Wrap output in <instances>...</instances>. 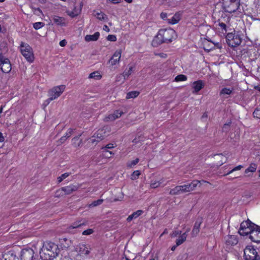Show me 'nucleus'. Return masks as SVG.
Returning <instances> with one entry per match:
<instances>
[{"label": "nucleus", "mask_w": 260, "mask_h": 260, "mask_svg": "<svg viewBox=\"0 0 260 260\" xmlns=\"http://www.w3.org/2000/svg\"><path fill=\"white\" fill-rule=\"evenodd\" d=\"M228 11L232 13L240 9V5L230 4L228 7Z\"/></svg>", "instance_id": "26"}, {"label": "nucleus", "mask_w": 260, "mask_h": 260, "mask_svg": "<svg viewBox=\"0 0 260 260\" xmlns=\"http://www.w3.org/2000/svg\"><path fill=\"white\" fill-rule=\"evenodd\" d=\"M144 213V211L142 210H138L136 212H134L133 214L129 215L126 219L127 222H130L132 220L137 218L140 215Z\"/></svg>", "instance_id": "21"}, {"label": "nucleus", "mask_w": 260, "mask_h": 260, "mask_svg": "<svg viewBox=\"0 0 260 260\" xmlns=\"http://www.w3.org/2000/svg\"><path fill=\"white\" fill-rule=\"evenodd\" d=\"M104 200L103 199H99L96 201H94L92 202L90 204H89V207H96L98 205L102 204Z\"/></svg>", "instance_id": "35"}, {"label": "nucleus", "mask_w": 260, "mask_h": 260, "mask_svg": "<svg viewBox=\"0 0 260 260\" xmlns=\"http://www.w3.org/2000/svg\"><path fill=\"white\" fill-rule=\"evenodd\" d=\"M187 80V77L185 75L180 74L178 76H177L175 78V80L177 82L178 81H183Z\"/></svg>", "instance_id": "37"}, {"label": "nucleus", "mask_w": 260, "mask_h": 260, "mask_svg": "<svg viewBox=\"0 0 260 260\" xmlns=\"http://www.w3.org/2000/svg\"><path fill=\"white\" fill-rule=\"evenodd\" d=\"M74 131V129H73L72 128H70L68 130V132L66 133V134L64 136H66V138L67 139L70 138L71 137V136L72 135V134L73 133Z\"/></svg>", "instance_id": "49"}, {"label": "nucleus", "mask_w": 260, "mask_h": 260, "mask_svg": "<svg viewBox=\"0 0 260 260\" xmlns=\"http://www.w3.org/2000/svg\"><path fill=\"white\" fill-rule=\"evenodd\" d=\"M4 140H5V138L3 136V134L1 132H0V142H3L4 141Z\"/></svg>", "instance_id": "61"}, {"label": "nucleus", "mask_w": 260, "mask_h": 260, "mask_svg": "<svg viewBox=\"0 0 260 260\" xmlns=\"http://www.w3.org/2000/svg\"><path fill=\"white\" fill-rule=\"evenodd\" d=\"M82 5L81 3L80 4V6L78 8L77 7H75L73 11L70 14V16L72 17H75L77 16L80 13L82 10Z\"/></svg>", "instance_id": "29"}, {"label": "nucleus", "mask_w": 260, "mask_h": 260, "mask_svg": "<svg viewBox=\"0 0 260 260\" xmlns=\"http://www.w3.org/2000/svg\"><path fill=\"white\" fill-rule=\"evenodd\" d=\"M200 182L198 180H193L191 183L180 185L182 193L186 192H189L193 190L199 184Z\"/></svg>", "instance_id": "10"}, {"label": "nucleus", "mask_w": 260, "mask_h": 260, "mask_svg": "<svg viewBox=\"0 0 260 260\" xmlns=\"http://www.w3.org/2000/svg\"><path fill=\"white\" fill-rule=\"evenodd\" d=\"M70 174H71V173H65L62 174L60 176H59L58 177H57V182H58V183H60L64 179H66L67 177L69 176V175Z\"/></svg>", "instance_id": "38"}, {"label": "nucleus", "mask_w": 260, "mask_h": 260, "mask_svg": "<svg viewBox=\"0 0 260 260\" xmlns=\"http://www.w3.org/2000/svg\"><path fill=\"white\" fill-rule=\"evenodd\" d=\"M94 232V231L92 229H88L82 232L83 235H89L92 234Z\"/></svg>", "instance_id": "45"}, {"label": "nucleus", "mask_w": 260, "mask_h": 260, "mask_svg": "<svg viewBox=\"0 0 260 260\" xmlns=\"http://www.w3.org/2000/svg\"><path fill=\"white\" fill-rule=\"evenodd\" d=\"M181 234H182L181 231H175L173 232V233L171 235V237L172 238H174L177 237L178 235L180 236Z\"/></svg>", "instance_id": "51"}, {"label": "nucleus", "mask_w": 260, "mask_h": 260, "mask_svg": "<svg viewBox=\"0 0 260 260\" xmlns=\"http://www.w3.org/2000/svg\"><path fill=\"white\" fill-rule=\"evenodd\" d=\"M103 29L105 30L108 31H109V30H110L109 28L106 25H105L104 26Z\"/></svg>", "instance_id": "63"}, {"label": "nucleus", "mask_w": 260, "mask_h": 260, "mask_svg": "<svg viewBox=\"0 0 260 260\" xmlns=\"http://www.w3.org/2000/svg\"><path fill=\"white\" fill-rule=\"evenodd\" d=\"M232 93V90L230 88H223L220 92V95H230Z\"/></svg>", "instance_id": "34"}, {"label": "nucleus", "mask_w": 260, "mask_h": 260, "mask_svg": "<svg viewBox=\"0 0 260 260\" xmlns=\"http://www.w3.org/2000/svg\"><path fill=\"white\" fill-rule=\"evenodd\" d=\"M20 48L22 55L27 61L32 62L34 56L31 47L28 44L21 42Z\"/></svg>", "instance_id": "4"}, {"label": "nucleus", "mask_w": 260, "mask_h": 260, "mask_svg": "<svg viewBox=\"0 0 260 260\" xmlns=\"http://www.w3.org/2000/svg\"><path fill=\"white\" fill-rule=\"evenodd\" d=\"M208 117V115L207 113H204L202 116L201 119L203 120L204 118H207Z\"/></svg>", "instance_id": "62"}, {"label": "nucleus", "mask_w": 260, "mask_h": 260, "mask_svg": "<svg viewBox=\"0 0 260 260\" xmlns=\"http://www.w3.org/2000/svg\"><path fill=\"white\" fill-rule=\"evenodd\" d=\"M81 136V135H79V136H76V137H74V138H73L72 141L73 142V144L75 146V147H79L81 145V144L82 143L81 140H80L78 143H76V142L79 140Z\"/></svg>", "instance_id": "33"}, {"label": "nucleus", "mask_w": 260, "mask_h": 260, "mask_svg": "<svg viewBox=\"0 0 260 260\" xmlns=\"http://www.w3.org/2000/svg\"><path fill=\"white\" fill-rule=\"evenodd\" d=\"M168 233V230L167 229H166L164 232L161 234L160 236H162L164 234H167Z\"/></svg>", "instance_id": "64"}, {"label": "nucleus", "mask_w": 260, "mask_h": 260, "mask_svg": "<svg viewBox=\"0 0 260 260\" xmlns=\"http://www.w3.org/2000/svg\"><path fill=\"white\" fill-rule=\"evenodd\" d=\"M100 37V32H95L92 35H86L85 37V40L87 42L95 41H97Z\"/></svg>", "instance_id": "22"}, {"label": "nucleus", "mask_w": 260, "mask_h": 260, "mask_svg": "<svg viewBox=\"0 0 260 260\" xmlns=\"http://www.w3.org/2000/svg\"><path fill=\"white\" fill-rule=\"evenodd\" d=\"M230 4L240 5V0H230Z\"/></svg>", "instance_id": "58"}, {"label": "nucleus", "mask_w": 260, "mask_h": 260, "mask_svg": "<svg viewBox=\"0 0 260 260\" xmlns=\"http://www.w3.org/2000/svg\"><path fill=\"white\" fill-rule=\"evenodd\" d=\"M104 155L106 157L110 158L112 155L114 154L112 151L109 150H103Z\"/></svg>", "instance_id": "44"}, {"label": "nucleus", "mask_w": 260, "mask_h": 260, "mask_svg": "<svg viewBox=\"0 0 260 260\" xmlns=\"http://www.w3.org/2000/svg\"><path fill=\"white\" fill-rule=\"evenodd\" d=\"M167 14L166 13L162 12L160 14V17L164 20H167Z\"/></svg>", "instance_id": "56"}, {"label": "nucleus", "mask_w": 260, "mask_h": 260, "mask_svg": "<svg viewBox=\"0 0 260 260\" xmlns=\"http://www.w3.org/2000/svg\"><path fill=\"white\" fill-rule=\"evenodd\" d=\"M139 161V159L138 158L135 159V160H132L128 164H127V167L132 168L134 166L136 165Z\"/></svg>", "instance_id": "43"}, {"label": "nucleus", "mask_w": 260, "mask_h": 260, "mask_svg": "<svg viewBox=\"0 0 260 260\" xmlns=\"http://www.w3.org/2000/svg\"><path fill=\"white\" fill-rule=\"evenodd\" d=\"M159 31L165 43H169L172 41L173 37L175 35V31L173 29H161Z\"/></svg>", "instance_id": "9"}, {"label": "nucleus", "mask_w": 260, "mask_h": 260, "mask_svg": "<svg viewBox=\"0 0 260 260\" xmlns=\"http://www.w3.org/2000/svg\"><path fill=\"white\" fill-rule=\"evenodd\" d=\"M180 185L176 186L175 188L170 190L169 194L171 195H177L182 193Z\"/></svg>", "instance_id": "30"}, {"label": "nucleus", "mask_w": 260, "mask_h": 260, "mask_svg": "<svg viewBox=\"0 0 260 260\" xmlns=\"http://www.w3.org/2000/svg\"><path fill=\"white\" fill-rule=\"evenodd\" d=\"M257 168V165L255 164H251L250 166L245 170V173H248V172H254Z\"/></svg>", "instance_id": "31"}, {"label": "nucleus", "mask_w": 260, "mask_h": 260, "mask_svg": "<svg viewBox=\"0 0 260 260\" xmlns=\"http://www.w3.org/2000/svg\"><path fill=\"white\" fill-rule=\"evenodd\" d=\"M107 129V127L99 129L92 137L91 143H94L95 141L99 142L107 137L109 135L106 133Z\"/></svg>", "instance_id": "7"}, {"label": "nucleus", "mask_w": 260, "mask_h": 260, "mask_svg": "<svg viewBox=\"0 0 260 260\" xmlns=\"http://www.w3.org/2000/svg\"><path fill=\"white\" fill-rule=\"evenodd\" d=\"M114 147V145L113 144L110 143V144H107L105 147H103L102 149L103 150H107L108 149H111Z\"/></svg>", "instance_id": "53"}, {"label": "nucleus", "mask_w": 260, "mask_h": 260, "mask_svg": "<svg viewBox=\"0 0 260 260\" xmlns=\"http://www.w3.org/2000/svg\"><path fill=\"white\" fill-rule=\"evenodd\" d=\"M218 22H219L218 25L220 27V28L221 29H222L223 30H224L225 31H226V24L224 23L221 22L220 20H218Z\"/></svg>", "instance_id": "48"}, {"label": "nucleus", "mask_w": 260, "mask_h": 260, "mask_svg": "<svg viewBox=\"0 0 260 260\" xmlns=\"http://www.w3.org/2000/svg\"><path fill=\"white\" fill-rule=\"evenodd\" d=\"M204 86L203 82L202 80H198L193 83L192 88L194 89L193 92H198Z\"/></svg>", "instance_id": "19"}, {"label": "nucleus", "mask_w": 260, "mask_h": 260, "mask_svg": "<svg viewBox=\"0 0 260 260\" xmlns=\"http://www.w3.org/2000/svg\"><path fill=\"white\" fill-rule=\"evenodd\" d=\"M249 238L252 241L256 243L260 242V227L253 229L249 234Z\"/></svg>", "instance_id": "11"}, {"label": "nucleus", "mask_w": 260, "mask_h": 260, "mask_svg": "<svg viewBox=\"0 0 260 260\" xmlns=\"http://www.w3.org/2000/svg\"><path fill=\"white\" fill-rule=\"evenodd\" d=\"M160 31H158L157 35L154 38L152 42V45L154 47H157L158 45L165 43L162 36L160 35Z\"/></svg>", "instance_id": "17"}, {"label": "nucleus", "mask_w": 260, "mask_h": 260, "mask_svg": "<svg viewBox=\"0 0 260 260\" xmlns=\"http://www.w3.org/2000/svg\"><path fill=\"white\" fill-rule=\"evenodd\" d=\"M242 167H243V166H241V165L238 166L237 167H235V168L233 169L232 170H231L230 171H229V172H228V173L225 174V175H229V174H230L231 173H232V172H233L234 171H237V170H240Z\"/></svg>", "instance_id": "50"}, {"label": "nucleus", "mask_w": 260, "mask_h": 260, "mask_svg": "<svg viewBox=\"0 0 260 260\" xmlns=\"http://www.w3.org/2000/svg\"><path fill=\"white\" fill-rule=\"evenodd\" d=\"M142 140L140 139V137L137 138H136L135 139H134L133 140V142L135 144H137L138 143H139V142H140Z\"/></svg>", "instance_id": "59"}, {"label": "nucleus", "mask_w": 260, "mask_h": 260, "mask_svg": "<svg viewBox=\"0 0 260 260\" xmlns=\"http://www.w3.org/2000/svg\"><path fill=\"white\" fill-rule=\"evenodd\" d=\"M87 223V221L85 220H80L78 221H76L73 223V224L69 226V229H74L80 228L83 225H85Z\"/></svg>", "instance_id": "20"}, {"label": "nucleus", "mask_w": 260, "mask_h": 260, "mask_svg": "<svg viewBox=\"0 0 260 260\" xmlns=\"http://www.w3.org/2000/svg\"><path fill=\"white\" fill-rule=\"evenodd\" d=\"M107 39L110 41L115 42L116 41V37L115 35H109L108 36Z\"/></svg>", "instance_id": "46"}, {"label": "nucleus", "mask_w": 260, "mask_h": 260, "mask_svg": "<svg viewBox=\"0 0 260 260\" xmlns=\"http://www.w3.org/2000/svg\"><path fill=\"white\" fill-rule=\"evenodd\" d=\"M225 245L227 246H232L236 245L238 240L237 237L235 235H227L224 238Z\"/></svg>", "instance_id": "12"}, {"label": "nucleus", "mask_w": 260, "mask_h": 260, "mask_svg": "<svg viewBox=\"0 0 260 260\" xmlns=\"http://www.w3.org/2000/svg\"><path fill=\"white\" fill-rule=\"evenodd\" d=\"M140 174L141 173L139 171H135L131 175V179L133 180H136L139 177Z\"/></svg>", "instance_id": "40"}, {"label": "nucleus", "mask_w": 260, "mask_h": 260, "mask_svg": "<svg viewBox=\"0 0 260 260\" xmlns=\"http://www.w3.org/2000/svg\"><path fill=\"white\" fill-rule=\"evenodd\" d=\"M66 88L64 85H60L54 87L48 92L49 96H52L54 100L58 98L64 91Z\"/></svg>", "instance_id": "8"}, {"label": "nucleus", "mask_w": 260, "mask_h": 260, "mask_svg": "<svg viewBox=\"0 0 260 260\" xmlns=\"http://www.w3.org/2000/svg\"><path fill=\"white\" fill-rule=\"evenodd\" d=\"M160 184L161 183L158 181L154 182L153 183H151L150 186L152 188H155L158 187L160 185Z\"/></svg>", "instance_id": "52"}, {"label": "nucleus", "mask_w": 260, "mask_h": 260, "mask_svg": "<svg viewBox=\"0 0 260 260\" xmlns=\"http://www.w3.org/2000/svg\"><path fill=\"white\" fill-rule=\"evenodd\" d=\"M90 248L85 244H81L79 247V254L81 255H88L90 253Z\"/></svg>", "instance_id": "18"}, {"label": "nucleus", "mask_w": 260, "mask_h": 260, "mask_svg": "<svg viewBox=\"0 0 260 260\" xmlns=\"http://www.w3.org/2000/svg\"><path fill=\"white\" fill-rule=\"evenodd\" d=\"M60 250L58 246L52 242H46L40 251L42 260H53L58 254Z\"/></svg>", "instance_id": "1"}, {"label": "nucleus", "mask_w": 260, "mask_h": 260, "mask_svg": "<svg viewBox=\"0 0 260 260\" xmlns=\"http://www.w3.org/2000/svg\"><path fill=\"white\" fill-rule=\"evenodd\" d=\"M201 222L199 221L198 222L197 221L194 225L192 231V236H196L199 232L200 231V228L201 225Z\"/></svg>", "instance_id": "28"}, {"label": "nucleus", "mask_w": 260, "mask_h": 260, "mask_svg": "<svg viewBox=\"0 0 260 260\" xmlns=\"http://www.w3.org/2000/svg\"><path fill=\"white\" fill-rule=\"evenodd\" d=\"M256 228H257V225L247 219L241 223L238 232L240 235L246 236L249 234L252 230Z\"/></svg>", "instance_id": "3"}, {"label": "nucleus", "mask_w": 260, "mask_h": 260, "mask_svg": "<svg viewBox=\"0 0 260 260\" xmlns=\"http://www.w3.org/2000/svg\"><path fill=\"white\" fill-rule=\"evenodd\" d=\"M94 16L101 21H107L108 20L107 15L101 11L100 12H94Z\"/></svg>", "instance_id": "24"}, {"label": "nucleus", "mask_w": 260, "mask_h": 260, "mask_svg": "<svg viewBox=\"0 0 260 260\" xmlns=\"http://www.w3.org/2000/svg\"><path fill=\"white\" fill-rule=\"evenodd\" d=\"M134 69H135V67H129V69L127 71H125L123 72V75H120L119 76L118 78H122V77H123L124 80L127 79L128 78V77H129V76L130 75H131L132 73L133 72V71H134Z\"/></svg>", "instance_id": "25"}, {"label": "nucleus", "mask_w": 260, "mask_h": 260, "mask_svg": "<svg viewBox=\"0 0 260 260\" xmlns=\"http://www.w3.org/2000/svg\"><path fill=\"white\" fill-rule=\"evenodd\" d=\"M67 44V42L66 40H62L59 42V45L61 47L65 46Z\"/></svg>", "instance_id": "57"}, {"label": "nucleus", "mask_w": 260, "mask_h": 260, "mask_svg": "<svg viewBox=\"0 0 260 260\" xmlns=\"http://www.w3.org/2000/svg\"><path fill=\"white\" fill-rule=\"evenodd\" d=\"M54 100L52 96H49V98L45 101L44 104H45L46 106L48 105L51 101Z\"/></svg>", "instance_id": "54"}, {"label": "nucleus", "mask_w": 260, "mask_h": 260, "mask_svg": "<svg viewBox=\"0 0 260 260\" xmlns=\"http://www.w3.org/2000/svg\"><path fill=\"white\" fill-rule=\"evenodd\" d=\"M231 123V122H229L227 123L224 124L223 125V131H226V132L228 131H229L228 127L230 126Z\"/></svg>", "instance_id": "55"}, {"label": "nucleus", "mask_w": 260, "mask_h": 260, "mask_svg": "<svg viewBox=\"0 0 260 260\" xmlns=\"http://www.w3.org/2000/svg\"><path fill=\"white\" fill-rule=\"evenodd\" d=\"M121 54V50H118L115 51L110 60L111 65L113 66L118 63L120 60Z\"/></svg>", "instance_id": "15"}, {"label": "nucleus", "mask_w": 260, "mask_h": 260, "mask_svg": "<svg viewBox=\"0 0 260 260\" xmlns=\"http://www.w3.org/2000/svg\"><path fill=\"white\" fill-rule=\"evenodd\" d=\"M67 139V138H66V136H62L57 141V145H61L62 144H63L66 141V140Z\"/></svg>", "instance_id": "47"}, {"label": "nucleus", "mask_w": 260, "mask_h": 260, "mask_svg": "<svg viewBox=\"0 0 260 260\" xmlns=\"http://www.w3.org/2000/svg\"><path fill=\"white\" fill-rule=\"evenodd\" d=\"M180 20V15L178 13H176L171 18L167 19L169 23L174 24L179 22Z\"/></svg>", "instance_id": "23"}, {"label": "nucleus", "mask_w": 260, "mask_h": 260, "mask_svg": "<svg viewBox=\"0 0 260 260\" xmlns=\"http://www.w3.org/2000/svg\"><path fill=\"white\" fill-rule=\"evenodd\" d=\"M112 3L116 4L120 3L122 2V0H109Z\"/></svg>", "instance_id": "60"}, {"label": "nucleus", "mask_w": 260, "mask_h": 260, "mask_svg": "<svg viewBox=\"0 0 260 260\" xmlns=\"http://www.w3.org/2000/svg\"><path fill=\"white\" fill-rule=\"evenodd\" d=\"M253 115L254 118L260 119V108H256L253 112Z\"/></svg>", "instance_id": "42"}, {"label": "nucleus", "mask_w": 260, "mask_h": 260, "mask_svg": "<svg viewBox=\"0 0 260 260\" xmlns=\"http://www.w3.org/2000/svg\"><path fill=\"white\" fill-rule=\"evenodd\" d=\"M139 94V92L137 91H133L129 92L126 94L127 99L135 98L138 96Z\"/></svg>", "instance_id": "32"}, {"label": "nucleus", "mask_w": 260, "mask_h": 260, "mask_svg": "<svg viewBox=\"0 0 260 260\" xmlns=\"http://www.w3.org/2000/svg\"><path fill=\"white\" fill-rule=\"evenodd\" d=\"M52 20L53 21L54 23L56 24L57 25H66V19L63 17L54 15L52 17Z\"/></svg>", "instance_id": "16"}, {"label": "nucleus", "mask_w": 260, "mask_h": 260, "mask_svg": "<svg viewBox=\"0 0 260 260\" xmlns=\"http://www.w3.org/2000/svg\"><path fill=\"white\" fill-rule=\"evenodd\" d=\"M187 235L186 234V233H183L182 234L178 239H177L176 240V244H177V246H179L181 244H182L185 241L186 238H187Z\"/></svg>", "instance_id": "27"}, {"label": "nucleus", "mask_w": 260, "mask_h": 260, "mask_svg": "<svg viewBox=\"0 0 260 260\" xmlns=\"http://www.w3.org/2000/svg\"><path fill=\"white\" fill-rule=\"evenodd\" d=\"M44 25L45 24L43 22H38L34 23L33 26L35 29L37 30L43 27Z\"/></svg>", "instance_id": "41"}, {"label": "nucleus", "mask_w": 260, "mask_h": 260, "mask_svg": "<svg viewBox=\"0 0 260 260\" xmlns=\"http://www.w3.org/2000/svg\"><path fill=\"white\" fill-rule=\"evenodd\" d=\"M79 187L77 185L71 184L69 186L62 187L55 192V197H58L63 196L64 195H69L73 193L74 191L78 190Z\"/></svg>", "instance_id": "5"}, {"label": "nucleus", "mask_w": 260, "mask_h": 260, "mask_svg": "<svg viewBox=\"0 0 260 260\" xmlns=\"http://www.w3.org/2000/svg\"><path fill=\"white\" fill-rule=\"evenodd\" d=\"M226 42L228 45L234 48L240 45L241 43L242 38L238 32L228 33L226 36Z\"/></svg>", "instance_id": "2"}, {"label": "nucleus", "mask_w": 260, "mask_h": 260, "mask_svg": "<svg viewBox=\"0 0 260 260\" xmlns=\"http://www.w3.org/2000/svg\"><path fill=\"white\" fill-rule=\"evenodd\" d=\"M5 260H19V258L16 256V255L13 253H11L6 255Z\"/></svg>", "instance_id": "36"}, {"label": "nucleus", "mask_w": 260, "mask_h": 260, "mask_svg": "<svg viewBox=\"0 0 260 260\" xmlns=\"http://www.w3.org/2000/svg\"><path fill=\"white\" fill-rule=\"evenodd\" d=\"M0 69L5 73H9L12 69L10 60L2 53H0Z\"/></svg>", "instance_id": "6"}, {"label": "nucleus", "mask_w": 260, "mask_h": 260, "mask_svg": "<svg viewBox=\"0 0 260 260\" xmlns=\"http://www.w3.org/2000/svg\"><path fill=\"white\" fill-rule=\"evenodd\" d=\"M89 78L99 79L101 78V76L98 72H94L89 74Z\"/></svg>", "instance_id": "39"}, {"label": "nucleus", "mask_w": 260, "mask_h": 260, "mask_svg": "<svg viewBox=\"0 0 260 260\" xmlns=\"http://www.w3.org/2000/svg\"><path fill=\"white\" fill-rule=\"evenodd\" d=\"M123 112L120 110H115L113 113L109 114L106 117L105 120L106 121H114L115 119L119 118Z\"/></svg>", "instance_id": "14"}, {"label": "nucleus", "mask_w": 260, "mask_h": 260, "mask_svg": "<svg viewBox=\"0 0 260 260\" xmlns=\"http://www.w3.org/2000/svg\"><path fill=\"white\" fill-rule=\"evenodd\" d=\"M21 253V260H32L34 254L32 250H23Z\"/></svg>", "instance_id": "13"}]
</instances>
